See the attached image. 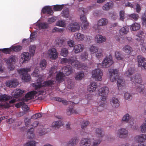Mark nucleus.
<instances>
[{
    "label": "nucleus",
    "mask_w": 146,
    "mask_h": 146,
    "mask_svg": "<svg viewBox=\"0 0 146 146\" xmlns=\"http://www.w3.org/2000/svg\"><path fill=\"white\" fill-rule=\"evenodd\" d=\"M61 62L62 64L68 63L71 64L73 67L77 69L81 70L86 69L87 67L85 65L82 64L75 57H71L68 58H62Z\"/></svg>",
    "instance_id": "obj_1"
},
{
    "label": "nucleus",
    "mask_w": 146,
    "mask_h": 146,
    "mask_svg": "<svg viewBox=\"0 0 146 146\" xmlns=\"http://www.w3.org/2000/svg\"><path fill=\"white\" fill-rule=\"evenodd\" d=\"M131 80L134 83L139 84V86H135L137 91L141 94L146 96V83L144 84H140L142 82L140 74H137L133 77H131Z\"/></svg>",
    "instance_id": "obj_2"
},
{
    "label": "nucleus",
    "mask_w": 146,
    "mask_h": 146,
    "mask_svg": "<svg viewBox=\"0 0 146 146\" xmlns=\"http://www.w3.org/2000/svg\"><path fill=\"white\" fill-rule=\"evenodd\" d=\"M40 82L35 83L33 84V86L35 87V90H36L38 92V94H43L44 92V86L50 87L54 85L55 81L54 80H50L44 81L43 83V85H42V83L41 82L42 80V77H39L38 78Z\"/></svg>",
    "instance_id": "obj_3"
},
{
    "label": "nucleus",
    "mask_w": 146,
    "mask_h": 146,
    "mask_svg": "<svg viewBox=\"0 0 146 146\" xmlns=\"http://www.w3.org/2000/svg\"><path fill=\"white\" fill-rule=\"evenodd\" d=\"M31 71L30 68H21L18 71L19 73L23 75L22 79L26 82H29L31 79V77L28 73V72Z\"/></svg>",
    "instance_id": "obj_4"
},
{
    "label": "nucleus",
    "mask_w": 146,
    "mask_h": 146,
    "mask_svg": "<svg viewBox=\"0 0 146 146\" xmlns=\"http://www.w3.org/2000/svg\"><path fill=\"white\" fill-rule=\"evenodd\" d=\"M4 60L9 66L8 68L11 70H13L14 68L12 66L13 64H15L17 60V58L15 55H12L8 58H5Z\"/></svg>",
    "instance_id": "obj_5"
},
{
    "label": "nucleus",
    "mask_w": 146,
    "mask_h": 146,
    "mask_svg": "<svg viewBox=\"0 0 146 146\" xmlns=\"http://www.w3.org/2000/svg\"><path fill=\"white\" fill-rule=\"evenodd\" d=\"M109 92L108 88L106 86L100 89L98 91V94L101 96V100L104 102L105 101L106 97Z\"/></svg>",
    "instance_id": "obj_6"
},
{
    "label": "nucleus",
    "mask_w": 146,
    "mask_h": 146,
    "mask_svg": "<svg viewBox=\"0 0 146 146\" xmlns=\"http://www.w3.org/2000/svg\"><path fill=\"white\" fill-rule=\"evenodd\" d=\"M113 63L112 56L110 54L104 58L102 62V66L104 68H107L110 66Z\"/></svg>",
    "instance_id": "obj_7"
},
{
    "label": "nucleus",
    "mask_w": 146,
    "mask_h": 146,
    "mask_svg": "<svg viewBox=\"0 0 146 146\" xmlns=\"http://www.w3.org/2000/svg\"><path fill=\"white\" fill-rule=\"evenodd\" d=\"M103 73L100 69H97L94 70L92 72V76L97 81H101L102 79Z\"/></svg>",
    "instance_id": "obj_8"
},
{
    "label": "nucleus",
    "mask_w": 146,
    "mask_h": 146,
    "mask_svg": "<svg viewBox=\"0 0 146 146\" xmlns=\"http://www.w3.org/2000/svg\"><path fill=\"white\" fill-rule=\"evenodd\" d=\"M110 75V79L112 82L116 81L118 78V71L116 69H112L109 71Z\"/></svg>",
    "instance_id": "obj_9"
},
{
    "label": "nucleus",
    "mask_w": 146,
    "mask_h": 146,
    "mask_svg": "<svg viewBox=\"0 0 146 146\" xmlns=\"http://www.w3.org/2000/svg\"><path fill=\"white\" fill-rule=\"evenodd\" d=\"M108 20L106 18H102L100 19L98 22V25H95L94 26V28L96 29H100V27L105 26L108 23Z\"/></svg>",
    "instance_id": "obj_10"
},
{
    "label": "nucleus",
    "mask_w": 146,
    "mask_h": 146,
    "mask_svg": "<svg viewBox=\"0 0 146 146\" xmlns=\"http://www.w3.org/2000/svg\"><path fill=\"white\" fill-rule=\"evenodd\" d=\"M128 134L127 130L123 128L119 129L117 132V136L121 138H125L127 137Z\"/></svg>",
    "instance_id": "obj_11"
},
{
    "label": "nucleus",
    "mask_w": 146,
    "mask_h": 146,
    "mask_svg": "<svg viewBox=\"0 0 146 146\" xmlns=\"http://www.w3.org/2000/svg\"><path fill=\"white\" fill-rule=\"evenodd\" d=\"M36 91H31L27 93L25 96V98L22 99L25 102H27L29 100L32 99L34 98L35 95L37 93Z\"/></svg>",
    "instance_id": "obj_12"
},
{
    "label": "nucleus",
    "mask_w": 146,
    "mask_h": 146,
    "mask_svg": "<svg viewBox=\"0 0 146 146\" xmlns=\"http://www.w3.org/2000/svg\"><path fill=\"white\" fill-rule=\"evenodd\" d=\"M48 54L49 56L52 60H54L57 58L58 53L55 48H53L48 50Z\"/></svg>",
    "instance_id": "obj_13"
},
{
    "label": "nucleus",
    "mask_w": 146,
    "mask_h": 146,
    "mask_svg": "<svg viewBox=\"0 0 146 146\" xmlns=\"http://www.w3.org/2000/svg\"><path fill=\"white\" fill-rule=\"evenodd\" d=\"M137 60L138 67H140L142 68H143L146 70V62H143L146 60V58L141 56L139 55L137 56Z\"/></svg>",
    "instance_id": "obj_14"
},
{
    "label": "nucleus",
    "mask_w": 146,
    "mask_h": 146,
    "mask_svg": "<svg viewBox=\"0 0 146 146\" xmlns=\"http://www.w3.org/2000/svg\"><path fill=\"white\" fill-rule=\"evenodd\" d=\"M69 30L72 32H75L80 29V27L78 23L75 22L69 24L68 27Z\"/></svg>",
    "instance_id": "obj_15"
},
{
    "label": "nucleus",
    "mask_w": 146,
    "mask_h": 146,
    "mask_svg": "<svg viewBox=\"0 0 146 146\" xmlns=\"http://www.w3.org/2000/svg\"><path fill=\"white\" fill-rule=\"evenodd\" d=\"M64 125V123L62 121L59 119L57 121L53 122L52 124L51 127L54 129H58Z\"/></svg>",
    "instance_id": "obj_16"
},
{
    "label": "nucleus",
    "mask_w": 146,
    "mask_h": 146,
    "mask_svg": "<svg viewBox=\"0 0 146 146\" xmlns=\"http://www.w3.org/2000/svg\"><path fill=\"white\" fill-rule=\"evenodd\" d=\"M98 86L96 82H93L90 83L87 87V90L90 92H92L95 91L98 88Z\"/></svg>",
    "instance_id": "obj_17"
},
{
    "label": "nucleus",
    "mask_w": 146,
    "mask_h": 146,
    "mask_svg": "<svg viewBox=\"0 0 146 146\" xmlns=\"http://www.w3.org/2000/svg\"><path fill=\"white\" fill-rule=\"evenodd\" d=\"M62 71L66 76H68L72 72V69L70 65H67L62 69Z\"/></svg>",
    "instance_id": "obj_18"
},
{
    "label": "nucleus",
    "mask_w": 146,
    "mask_h": 146,
    "mask_svg": "<svg viewBox=\"0 0 146 146\" xmlns=\"http://www.w3.org/2000/svg\"><path fill=\"white\" fill-rule=\"evenodd\" d=\"M80 19L83 25L82 28L85 30L87 28V27L89 25V23L87 21L86 17L85 15H81Z\"/></svg>",
    "instance_id": "obj_19"
},
{
    "label": "nucleus",
    "mask_w": 146,
    "mask_h": 146,
    "mask_svg": "<svg viewBox=\"0 0 146 146\" xmlns=\"http://www.w3.org/2000/svg\"><path fill=\"white\" fill-rule=\"evenodd\" d=\"M6 84L7 86L9 87H15L18 85V82L17 80L14 79L12 80H9L7 81Z\"/></svg>",
    "instance_id": "obj_20"
},
{
    "label": "nucleus",
    "mask_w": 146,
    "mask_h": 146,
    "mask_svg": "<svg viewBox=\"0 0 146 146\" xmlns=\"http://www.w3.org/2000/svg\"><path fill=\"white\" fill-rule=\"evenodd\" d=\"M135 141L138 142H142L146 140V134H143L136 135L135 137Z\"/></svg>",
    "instance_id": "obj_21"
},
{
    "label": "nucleus",
    "mask_w": 146,
    "mask_h": 146,
    "mask_svg": "<svg viewBox=\"0 0 146 146\" xmlns=\"http://www.w3.org/2000/svg\"><path fill=\"white\" fill-rule=\"evenodd\" d=\"M91 141L90 139L87 138L82 139L80 142V146H90Z\"/></svg>",
    "instance_id": "obj_22"
},
{
    "label": "nucleus",
    "mask_w": 146,
    "mask_h": 146,
    "mask_svg": "<svg viewBox=\"0 0 146 146\" xmlns=\"http://www.w3.org/2000/svg\"><path fill=\"white\" fill-rule=\"evenodd\" d=\"M42 12L43 14L47 13L50 15L53 13L52 9L49 6H45L42 9Z\"/></svg>",
    "instance_id": "obj_23"
},
{
    "label": "nucleus",
    "mask_w": 146,
    "mask_h": 146,
    "mask_svg": "<svg viewBox=\"0 0 146 146\" xmlns=\"http://www.w3.org/2000/svg\"><path fill=\"white\" fill-rule=\"evenodd\" d=\"M110 102L112 107L114 108H117L119 106L120 102L116 98L113 97Z\"/></svg>",
    "instance_id": "obj_24"
},
{
    "label": "nucleus",
    "mask_w": 146,
    "mask_h": 146,
    "mask_svg": "<svg viewBox=\"0 0 146 146\" xmlns=\"http://www.w3.org/2000/svg\"><path fill=\"white\" fill-rule=\"evenodd\" d=\"M84 48L83 45L78 44L75 45L74 48V51L76 53H78L82 51Z\"/></svg>",
    "instance_id": "obj_25"
},
{
    "label": "nucleus",
    "mask_w": 146,
    "mask_h": 146,
    "mask_svg": "<svg viewBox=\"0 0 146 146\" xmlns=\"http://www.w3.org/2000/svg\"><path fill=\"white\" fill-rule=\"evenodd\" d=\"M78 141L76 137L72 138L67 143V146H74L78 142Z\"/></svg>",
    "instance_id": "obj_26"
},
{
    "label": "nucleus",
    "mask_w": 146,
    "mask_h": 146,
    "mask_svg": "<svg viewBox=\"0 0 146 146\" xmlns=\"http://www.w3.org/2000/svg\"><path fill=\"white\" fill-rule=\"evenodd\" d=\"M96 39L97 42L99 43H102L105 42L106 40V38L104 36L98 35L96 36Z\"/></svg>",
    "instance_id": "obj_27"
},
{
    "label": "nucleus",
    "mask_w": 146,
    "mask_h": 146,
    "mask_svg": "<svg viewBox=\"0 0 146 146\" xmlns=\"http://www.w3.org/2000/svg\"><path fill=\"white\" fill-rule=\"evenodd\" d=\"M78 113V112L76 110H75L74 109V106L73 105L70 106L67 109L66 113L67 115H70L72 113Z\"/></svg>",
    "instance_id": "obj_28"
},
{
    "label": "nucleus",
    "mask_w": 146,
    "mask_h": 146,
    "mask_svg": "<svg viewBox=\"0 0 146 146\" xmlns=\"http://www.w3.org/2000/svg\"><path fill=\"white\" fill-rule=\"evenodd\" d=\"M21 56V58L23 60H24L23 62H24V61H28L29 60L30 57H31L30 56V54H29L28 52H24L22 53Z\"/></svg>",
    "instance_id": "obj_29"
},
{
    "label": "nucleus",
    "mask_w": 146,
    "mask_h": 146,
    "mask_svg": "<svg viewBox=\"0 0 146 146\" xmlns=\"http://www.w3.org/2000/svg\"><path fill=\"white\" fill-rule=\"evenodd\" d=\"M143 34V32L142 31H139L136 35L137 38H136V39L138 41L143 43L144 41L142 36Z\"/></svg>",
    "instance_id": "obj_30"
},
{
    "label": "nucleus",
    "mask_w": 146,
    "mask_h": 146,
    "mask_svg": "<svg viewBox=\"0 0 146 146\" xmlns=\"http://www.w3.org/2000/svg\"><path fill=\"white\" fill-rule=\"evenodd\" d=\"M95 133L97 136L98 137H102L104 135L103 130L101 128H98L96 129Z\"/></svg>",
    "instance_id": "obj_31"
},
{
    "label": "nucleus",
    "mask_w": 146,
    "mask_h": 146,
    "mask_svg": "<svg viewBox=\"0 0 146 146\" xmlns=\"http://www.w3.org/2000/svg\"><path fill=\"white\" fill-rule=\"evenodd\" d=\"M52 100L57 101L59 102H62V104L65 105H66L68 104V102L66 100L63 98L59 97H54L53 98Z\"/></svg>",
    "instance_id": "obj_32"
},
{
    "label": "nucleus",
    "mask_w": 146,
    "mask_h": 146,
    "mask_svg": "<svg viewBox=\"0 0 146 146\" xmlns=\"http://www.w3.org/2000/svg\"><path fill=\"white\" fill-rule=\"evenodd\" d=\"M65 39V38H58L56 40V44L59 46H62L64 44Z\"/></svg>",
    "instance_id": "obj_33"
},
{
    "label": "nucleus",
    "mask_w": 146,
    "mask_h": 146,
    "mask_svg": "<svg viewBox=\"0 0 146 146\" xmlns=\"http://www.w3.org/2000/svg\"><path fill=\"white\" fill-rule=\"evenodd\" d=\"M64 74L62 72H60L57 73L56 76V79L58 82H60L63 80Z\"/></svg>",
    "instance_id": "obj_34"
},
{
    "label": "nucleus",
    "mask_w": 146,
    "mask_h": 146,
    "mask_svg": "<svg viewBox=\"0 0 146 146\" xmlns=\"http://www.w3.org/2000/svg\"><path fill=\"white\" fill-rule=\"evenodd\" d=\"M113 3L112 2L107 3L102 7V9L104 10H108L113 6Z\"/></svg>",
    "instance_id": "obj_35"
},
{
    "label": "nucleus",
    "mask_w": 146,
    "mask_h": 146,
    "mask_svg": "<svg viewBox=\"0 0 146 146\" xmlns=\"http://www.w3.org/2000/svg\"><path fill=\"white\" fill-rule=\"evenodd\" d=\"M140 27V24L138 23H135L131 26L130 29L131 30L134 31L139 30Z\"/></svg>",
    "instance_id": "obj_36"
},
{
    "label": "nucleus",
    "mask_w": 146,
    "mask_h": 146,
    "mask_svg": "<svg viewBox=\"0 0 146 146\" xmlns=\"http://www.w3.org/2000/svg\"><path fill=\"white\" fill-rule=\"evenodd\" d=\"M11 96L5 94L0 96V100L2 101H6L12 99Z\"/></svg>",
    "instance_id": "obj_37"
},
{
    "label": "nucleus",
    "mask_w": 146,
    "mask_h": 146,
    "mask_svg": "<svg viewBox=\"0 0 146 146\" xmlns=\"http://www.w3.org/2000/svg\"><path fill=\"white\" fill-rule=\"evenodd\" d=\"M36 46L34 45H31L29 46V51L30 53V56H33L35 53Z\"/></svg>",
    "instance_id": "obj_38"
},
{
    "label": "nucleus",
    "mask_w": 146,
    "mask_h": 146,
    "mask_svg": "<svg viewBox=\"0 0 146 146\" xmlns=\"http://www.w3.org/2000/svg\"><path fill=\"white\" fill-rule=\"evenodd\" d=\"M75 38L78 40H82L84 38V35L79 33H75Z\"/></svg>",
    "instance_id": "obj_39"
},
{
    "label": "nucleus",
    "mask_w": 146,
    "mask_h": 146,
    "mask_svg": "<svg viewBox=\"0 0 146 146\" xmlns=\"http://www.w3.org/2000/svg\"><path fill=\"white\" fill-rule=\"evenodd\" d=\"M38 27L40 29H46L49 27V24L46 23H41L38 24Z\"/></svg>",
    "instance_id": "obj_40"
},
{
    "label": "nucleus",
    "mask_w": 146,
    "mask_h": 146,
    "mask_svg": "<svg viewBox=\"0 0 146 146\" xmlns=\"http://www.w3.org/2000/svg\"><path fill=\"white\" fill-rule=\"evenodd\" d=\"M33 130V128H31L28 131L27 134L28 137L30 139H32L34 137Z\"/></svg>",
    "instance_id": "obj_41"
},
{
    "label": "nucleus",
    "mask_w": 146,
    "mask_h": 146,
    "mask_svg": "<svg viewBox=\"0 0 146 146\" xmlns=\"http://www.w3.org/2000/svg\"><path fill=\"white\" fill-rule=\"evenodd\" d=\"M84 73L79 72L75 76V79L76 80H81L84 76Z\"/></svg>",
    "instance_id": "obj_42"
},
{
    "label": "nucleus",
    "mask_w": 146,
    "mask_h": 146,
    "mask_svg": "<svg viewBox=\"0 0 146 146\" xmlns=\"http://www.w3.org/2000/svg\"><path fill=\"white\" fill-rule=\"evenodd\" d=\"M68 53V49L66 48H63L61 49L60 54L62 56L66 57L67 56Z\"/></svg>",
    "instance_id": "obj_43"
},
{
    "label": "nucleus",
    "mask_w": 146,
    "mask_h": 146,
    "mask_svg": "<svg viewBox=\"0 0 146 146\" xmlns=\"http://www.w3.org/2000/svg\"><path fill=\"white\" fill-rule=\"evenodd\" d=\"M25 92L23 90H22L20 89H17L15 92V97L17 98L22 95Z\"/></svg>",
    "instance_id": "obj_44"
},
{
    "label": "nucleus",
    "mask_w": 146,
    "mask_h": 146,
    "mask_svg": "<svg viewBox=\"0 0 146 146\" xmlns=\"http://www.w3.org/2000/svg\"><path fill=\"white\" fill-rule=\"evenodd\" d=\"M115 57L118 60H121L123 59V55L121 52L116 51L115 52Z\"/></svg>",
    "instance_id": "obj_45"
},
{
    "label": "nucleus",
    "mask_w": 146,
    "mask_h": 146,
    "mask_svg": "<svg viewBox=\"0 0 146 146\" xmlns=\"http://www.w3.org/2000/svg\"><path fill=\"white\" fill-rule=\"evenodd\" d=\"M125 82V81L124 80L119 78L117 82V86L118 88L119 89L120 87L123 86L124 85Z\"/></svg>",
    "instance_id": "obj_46"
},
{
    "label": "nucleus",
    "mask_w": 146,
    "mask_h": 146,
    "mask_svg": "<svg viewBox=\"0 0 146 146\" xmlns=\"http://www.w3.org/2000/svg\"><path fill=\"white\" fill-rule=\"evenodd\" d=\"M56 25L57 26L64 27L66 26L65 21L64 20L58 21L56 22Z\"/></svg>",
    "instance_id": "obj_47"
},
{
    "label": "nucleus",
    "mask_w": 146,
    "mask_h": 146,
    "mask_svg": "<svg viewBox=\"0 0 146 146\" xmlns=\"http://www.w3.org/2000/svg\"><path fill=\"white\" fill-rule=\"evenodd\" d=\"M98 48L93 45L91 46L89 48V50L92 54L96 53L98 51Z\"/></svg>",
    "instance_id": "obj_48"
},
{
    "label": "nucleus",
    "mask_w": 146,
    "mask_h": 146,
    "mask_svg": "<svg viewBox=\"0 0 146 146\" xmlns=\"http://www.w3.org/2000/svg\"><path fill=\"white\" fill-rule=\"evenodd\" d=\"M4 53L6 54H10L11 52L12 51V49L11 48H5L3 49H0Z\"/></svg>",
    "instance_id": "obj_49"
},
{
    "label": "nucleus",
    "mask_w": 146,
    "mask_h": 146,
    "mask_svg": "<svg viewBox=\"0 0 146 146\" xmlns=\"http://www.w3.org/2000/svg\"><path fill=\"white\" fill-rule=\"evenodd\" d=\"M141 131L142 133H146V119L140 127Z\"/></svg>",
    "instance_id": "obj_50"
},
{
    "label": "nucleus",
    "mask_w": 146,
    "mask_h": 146,
    "mask_svg": "<svg viewBox=\"0 0 146 146\" xmlns=\"http://www.w3.org/2000/svg\"><path fill=\"white\" fill-rule=\"evenodd\" d=\"M96 54V57L98 59L102 58L103 56V51L102 49H99Z\"/></svg>",
    "instance_id": "obj_51"
},
{
    "label": "nucleus",
    "mask_w": 146,
    "mask_h": 146,
    "mask_svg": "<svg viewBox=\"0 0 146 146\" xmlns=\"http://www.w3.org/2000/svg\"><path fill=\"white\" fill-rule=\"evenodd\" d=\"M44 115L42 113H38L33 115L31 117V119H38Z\"/></svg>",
    "instance_id": "obj_52"
},
{
    "label": "nucleus",
    "mask_w": 146,
    "mask_h": 146,
    "mask_svg": "<svg viewBox=\"0 0 146 146\" xmlns=\"http://www.w3.org/2000/svg\"><path fill=\"white\" fill-rule=\"evenodd\" d=\"M63 5H56L54 6L53 10L55 11H59L61 10L63 7Z\"/></svg>",
    "instance_id": "obj_53"
},
{
    "label": "nucleus",
    "mask_w": 146,
    "mask_h": 146,
    "mask_svg": "<svg viewBox=\"0 0 146 146\" xmlns=\"http://www.w3.org/2000/svg\"><path fill=\"white\" fill-rule=\"evenodd\" d=\"M64 30V29L63 28H60L59 29L57 27H55L52 30V32L53 33H56L57 32H59L60 33H62L63 32V31Z\"/></svg>",
    "instance_id": "obj_54"
},
{
    "label": "nucleus",
    "mask_w": 146,
    "mask_h": 146,
    "mask_svg": "<svg viewBox=\"0 0 146 146\" xmlns=\"http://www.w3.org/2000/svg\"><path fill=\"white\" fill-rule=\"evenodd\" d=\"M46 62L45 60H42L40 64V65L41 68L43 70L46 67Z\"/></svg>",
    "instance_id": "obj_55"
},
{
    "label": "nucleus",
    "mask_w": 146,
    "mask_h": 146,
    "mask_svg": "<svg viewBox=\"0 0 146 146\" xmlns=\"http://www.w3.org/2000/svg\"><path fill=\"white\" fill-rule=\"evenodd\" d=\"M62 16L66 18L68 17L69 16V11L67 9L64 10L62 11Z\"/></svg>",
    "instance_id": "obj_56"
},
{
    "label": "nucleus",
    "mask_w": 146,
    "mask_h": 146,
    "mask_svg": "<svg viewBox=\"0 0 146 146\" xmlns=\"http://www.w3.org/2000/svg\"><path fill=\"white\" fill-rule=\"evenodd\" d=\"M57 72V70L56 67L55 66L51 67L49 72L50 76H52L53 74L56 73Z\"/></svg>",
    "instance_id": "obj_57"
},
{
    "label": "nucleus",
    "mask_w": 146,
    "mask_h": 146,
    "mask_svg": "<svg viewBox=\"0 0 146 146\" xmlns=\"http://www.w3.org/2000/svg\"><path fill=\"white\" fill-rule=\"evenodd\" d=\"M12 51L18 52L20 51L22 48V47L20 45H17L11 48Z\"/></svg>",
    "instance_id": "obj_58"
},
{
    "label": "nucleus",
    "mask_w": 146,
    "mask_h": 146,
    "mask_svg": "<svg viewBox=\"0 0 146 146\" xmlns=\"http://www.w3.org/2000/svg\"><path fill=\"white\" fill-rule=\"evenodd\" d=\"M37 33V32H34L31 33L30 38V42H32L34 40L36 37V34Z\"/></svg>",
    "instance_id": "obj_59"
},
{
    "label": "nucleus",
    "mask_w": 146,
    "mask_h": 146,
    "mask_svg": "<svg viewBox=\"0 0 146 146\" xmlns=\"http://www.w3.org/2000/svg\"><path fill=\"white\" fill-rule=\"evenodd\" d=\"M89 122L87 120H84L83 121L81 125V128L82 129H84L85 128L86 126L89 124Z\"/></svg>",
    "instance_id": "obj_60"
},
{
    "label": "nucleus",
    "mask_w": 146,
    "mask_h": 146,
    "mask_svg": "<svg viewBox=\"0 0 146 146\" xmlns=\"http://www.w3.org/2000/svg\"><path fill=\"white\" fill-rule=\"evenodd\" d=\"M128 53H129L130 55L132 57L131 58H133L135 54V52L134 51L132 50V48L128 46Z\"/></svg>",
    "instance_id": "obj_61"
},
{
    "label": "nucleus",
    "mask_w": 146,
    "mask_h": 146,
    "mask_svg": "<svg viewBox=\"0 0 146 146\" xmlns=\"http://www.w3.org/2000/svg\"><path fill=\"white\" fill-rule=\"evenodd\" d=\"M25 102L24 101L23 99H22L19 103L16 104L15 106L17 108H20L21 106L24 105L25 104Z\"/></svg>",
    "instance_id": "obj_62"
},
{
    "label": "nucleus",
    "mask_w": 146,
    "mask_h": 146,
    "mask_svg": "<svg viewBox=\"0 0 146 146\" xmlns=\"http://www.w3.org/2000/svg\"><path fill=\"white\" fill-rule=\"evenodd\" d=\"M68 85L67 87L69 89H72L74 88V82L70 80L68 82Z\"/></svg>",
    "instance_id": "obj_63"
},
{
    "label": "nucleus",
    "mask_w": 146,
    "mask_h": 146,
    "mask_svg": "<svg viewBox=\"0 0 146 146\" xmlns=\"http://www.w3.org/2000/svg\"><path fill=\"white\" fill-rule=\"evenodd\" d=\"M88 55V54L86 52H84L81 56V60L83 61H85L87 59Z\"/></svg>",
    "instance_id": "obj_64"
}]
</instances>
